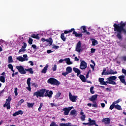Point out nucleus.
Here are the masks:
<instances>
[{
	"mask_svg": "<svg viewBox=\"0 0 126 126\" xmlns=\"http://www.w3.org/2000/svg\"><path fill=\"white\" fill-rule=\"evenodd\" d=\"M69 100L71 101V102H76V100L77 99V96L72 95V94H71V93L69 92Z\"/></svg>",
	"mask_w": 126,
	"mask_h": 126,
	"instance_id": "9b49d317",
	"label": "nucleus"
},
{
	"mask_svg": "<svg viewBox=\"0 0 126 126\" xmlns=\"http://www.w3.org/2000/svg\"><path fill=\"white\" fill-rule=\"evenodd\" d=\"M68 33H69V31H67V30H65L64 31V33H63V34H68Z\"/></svg>",
	"mask_w": 126,
	"mask_h": 126,
	"instance_id": "338daca9",
	"label": "nucleus"
},
{
	"mask_svg": "<svg viewBox=\"0 0 126 126\" xmlns=\"http://www.w3.org/2000/svg\"><path fill=\"white\" fill-rule=\"evenodd\" d=\"M92 40L93 46H96V45L98 44V41H97L96 39L93 38Z\"/></svg>",
	"mask_w": 126,
	"mask_h": 126,
	"instance_id": "c756f323",
	"label": "nucleus"
},
{
	"mask_svg": "<svg viewBox=\"0 0 126 126\" xmlns=\"http://www.w3.org/2000/svg\"><path fill=\"white\" fill-rule=\"evenodd\" d=\"M73 70L76 73H77V72H79L80 71V70H79V69H78L77 68H76V67H73Z\"/></svg>",
	"mask_w": 126,
	"mask_h": 126,
	"instance_id": "58836bf2",
	"label": "nucleus"
},
{
	"mask_svg": "<svg viewBox=\"0 0 126 126\" xmlns=\"http://www.w3.org/2000/svg\"><path fill=\"white\" fill-rule=\"evenodd\" d=\"M74 61H76V62H78V61H79V59H78L77 58V57H75L74 58Z\"/></svg>",
	"mask_w": 126,
	"mask_h": 126,
	"instance_id": "69168bd1",
	"label": "nucleus"
},
{
	"mask_svg": "<svg viewBox=\"0 0 126 126\" xmlns=\"http://www.w3.org/2000/svg\"><path fill=\"white\" fill-rule=\"evenodd\" d=\"M80 115H81V120L82 122H84L85 121V118H86V115H84V112H83V110L81 109L80 113Z\"/></svg>",
	"mask_w": 126,
	"mask_h": 126,
	"instance_id": "4468645a",
	"label": "nucleus"
},
{
	"mask_svg": "<svg viewBox=\"0 0 126 126\" xmlns=\"http://www.w3.org/2000/svg\"><path fill=\"white\" fill-rule=\"evenodd\" d=\"M60 48V46H57L55 44L52 45V49H54V50H58Z\"/></svg>",
	"mask_w": 126,
	"mask_h": 126,
	"instance_id": "a19ab883",
	"label": "nucleus"
},
{
	"mask_svg": "<svg viewBox=\"0 0 126 126\" xmlns=\"http://www.w3.org/2000/svg\"><path fill=\"white\" fill-rule=\"evenodd\" d=\"M79 78L82 81V82H86V78L83 75H80Z\"/></svg>",
	"mask_w": 126,
	"mask_h": 126,
	"instance_id": "b1692460",
	"label": "nucleus"
},
{
	"mask_svg": "<svg viewBox=\"0 0 126 126\" xmlns=\"http://www.w3.org/2000/svg\"><path fill=\"white\" fill-rule=\"evenodd\" d=\"M83 126H87V125H88L89 126H90V124L89 122L87 123H83Z\"/></svg>",
	"mask_w": 126,
	"mask_h": 126,
	"instance_id": "680f3d73",
	"label": "nucleus"
},
{
	"mask_svg": "<svg viewBox=\"0 0 126 126\" xmlns=\"http://www.w3.org/2000/svg\"><path fill=\"white\" fill-rule=\"evenodd\" d=\"M122 73H124V74H125V75L126 76V69L123 68L122 69Z\"/></svg>",
	"mask_w": 126,
	"mask_h": 126,
	"instance_id": "5fc2aeb1",
	"label": "nucleus"
},
{
	"mask_svg": "<svg viewBox=\"0 0 126 126\" xmlns=\"http://www.w3.org/2000/svg\"><path fill=\"white\" fill-rule=\"evenodd\" d=\"M31 37H32V38H33L34 39H37V40L40 39V37H39V34H36L35 33H33L31 35Z\"/></svg>",
	"mask_w": 126,
	"mask_h": 126,
	"instance_id": "412c9836",
	"label": "nucleus"
},
{
	"mask_svg": "<svg viewBox=\"0 0 126 126\" xmlns=\"http://www.w3.org/2000/svg\"><path fill=\"white\" fill-rule=\"evenodd\" d=\"M16 68L18 69L19 72L21 73V74H26V71H29L31 74H33V73H34V71H33V69L32 68L24 69V67L22 65H20L16 66Z\"/></svg>",
	"mask_w": 126,
	"mask_h": 126,
	"instance_id": "f03ea898",
	"label": "nucleus"
},
{
	"mask_svg": "<svg viewBox=\"0 0 126 126\" xmlns=\"http://www.w3.org/2000/svg\"><path fill=\"white\" fill-rule=\"evenodd\" d=\"M73 108V107H65L63 108V111H64V115L65 116H68L69 111Z\"/></svg>",
	"mask_w": 126,
	"mask_h": 126,
	"instance_id": "9d476101",
	"label": "nucleus"
},
{
	"mask_svg": "<svg viewBox=\"0 0 126 126\" xmlns=\"http://www.w3.org/2000/svg\"><path fill=\"white\" fill-rule=\"evenodd\" d=\"M118 78L120 79L121 82L125 84L126 83V79L125 75H121L118 77Z\"/></svg>",
	"mask_w": 126,
	"mask_h": 126,
	"instance_id": "f3484780",
	"label": "nucleus"
},
{
	"mask_svg": "<svg viewBox=\"0 0 126 126\" xmlns=\"http://www.w3.org/2000/svg\"><path fill=\"white\" fill-rule=\"evenodd\" d=\"M53 94H54L53 91H49L46 89H41L34 92L33 96H36V98H39V97H49V98H52Z\"/></svg>",
	"mask_w": 126,
	"mask_h": 126,
	"instance_id": "f257e3e1",
	"label": "nucleus"
},
{
	"mask_svg": "<svg viewBox=\"0 0 126 126\" xmlns=\"http://www.w3.org/2000/svg\"><path fill=\"white\" fill-rule=\"evenodd\" d=\"M95 51H96L95 49H94V48L91 49V53H92V54L95 53Z\"/></svg>",
	"mask_w": 126,
	"mask_h": 126,
	"instance_id": "603ef678",
	"label": "nucleus"
},
{
	"mask_svg": "<svg viewBox=\"0 0 126 126\" xmlns=\"http://www.w3.org/2000/svg\"><path fill=\"white\" fill-rule=\"evenodd\" d=\"M8 68H9V69H11V71H12L13 72H15V71L13 69V65H12V64H8Z\"/></svg>",
	"mask_w": 126,
	"mask_h": 126,
	"instance_id": "473e14b6",
	"label": "nucleus"
},
{
	"mask_svg": "<svg viewBox=\"0 0 126 126\" xmlns=\"http://www.w3.org/2000/svg\"><path fill=\"white\" fill-rule=\"evenodd\" d=\"M32 86H34V87H37V84L35 83H32Z\"/></svg>",
	"mask_w": 126,
	"mask_h": 126,
	"instance_id": "052dcab7",
	"label": "nucleus"
},
{
	"mask_svg": "<svg viewBox=\"0 0 126 126\" xmlns=\"http://www.w3.org/2000/svg\"><path fill=\"white\" fill-rule=\"evenodd\" d=\"M75 51L78 53H80L81 52H82V49H81V41H79L77 43Z\"/></svg>",
	"mask_w": 126,
	"mask_h": 126,
	"instance_id": "1a4fd4ad",
	"label": "nucleus"
},
{
	"mask_svg": "<svg viewBox=\"0 0 126 126\" xmlns=\"http://www.w3.org/2000/svg\"><path fill=\"white\" fill-rule=\"evenodd\" d=\"M34 105H35V103H29L27 102V106L28 108H33L34 107Z\"/></svg>",
	"mask_w": 126,
	"mask_h": 126,
	"instance_id": "c85d7f7f",
	"label": "nucleus"
},
{
	"mask_svg": "<svg viewBox=\"0 0 126 126\" xmlns=\"http://www.w3.org/2000/svg\"><path fill=\"white\" fill-rule=\"evenodd\" d=\"M101 122L104 125H110V124L111 123V119H110V118H103L101 120Z\"/></svg>",
	"mask_w": 126,
	"mask_h": 126,
	"instance_id": "ddd939ff",
	"label": "nucleus"
},
{
	"mask_svg": "<svg viewBox=\"0 0 126 126\" xmlns=\"http://www.w3.org/2000/svg\"><path fill=\"white\" fill-rule=\"evenodd\" d=\"M115 104H114V103L113 102V103L112 104V105H110L109 109L110 110H113V109H114L115 108Z\"/></svg>",
	"mask_w": 126,
	"mask_h": 126,
	"instance_id": "a18cd8bd",
	"label": "nucleus"
},
{
	"mask_svg": "<svg viewBox=\"0 0 126 126\" xmlns=\"http://www.w3.org/2000/svg\"><path fill=\"white\" fill-rule=\"evenodd\" d=\"M16 60L19 61V62H25V61H28V59H25L22 57V56H19L16 58Z\"/></svg>",
	"mask_w": 126,
	"mask_h": 126,
	"instance_id": "a211bd4d",
	"label": "nucleus"
},
{
	"mask_svg": "<svg viewBox=\"0 0 126 126\" xmlns=\"http://www.w3.org/2000/svg\"><path fill=\"white\" fill-rule=\"evenodd\" d=\"M120 102H121V99H119L118 100L113 102V104L116 105V104H119Z\"/></svg>",
	"mask_w": 126,
	"mask_h": 126,
	"instance_id": "09e8293b",
	"label": "nucleus"
},
{
	"mask_svg": "<svg viewBox=\"0 0 126 126\" xmlns=\"http://www.w3.org/2000/svg\"><path fill=\"white\" fill-rule=\"evenodd\" d=\"M117 73H118V72L117 71H115L114 72V70H113V69H110V71H107L106 72V74L109 75L110 74H117Z\"/></svg>",
	"mask_w": 126,
	"mask_h": 126,
	"instance_id": "aec40b11",
	"label": "nucleus"
},
{
	"mask_svg": "<svg viewBox=\"0 0 126 126\" xmlns=\"http://www.w3.org/2000/svg\"><path fill=\"white\" fill-rule=\"evenodd\" d=\"M117 32H118V33L116 36L119 40H121V39H122V32H123V33H124V34H126V30L125 29H123L122 30L118 31Z\"/></svg>",
	"mask_w": 126,
	"mask_h": 126,
	"instance_id": "0eeeda50",
	"label": "nucleus"
},
{
	"mask_svg": "<svg viewBox=\"0 0 126 126\" xmlns=\"http://www.w3.org/2000/svg\"><path fill=\"white\" fill-rule=\"evenodd\" d=\"M18 103H19L20 105H21V104H22V103H24V99H21Z\"/></svg>",
	"mask_w": 126,
	"mask_h": 126,
	"instance_id": "4d7b16f0",
	"label": "nucleus"
},
{
	"mask_svg": "<svg viewBox=\"0 0 126 126\" xmlns=\"http://www.w3.org/2000/svg\"><path fill=\"white\" fill-rule=\"evenodd\" d=\"M94 89V87H91L90 88V92L91 94H94V93H95V91H93Z\"/></svg>",
	"mask_w": 126,
	"mask_h": 126,
	"instance_id": "79ce46f5",
	"label": "nucleus"
},
{
	"mask_svg": "<svg viewBox=\"0 0 126 126\" xmlns=\"http://www.w3.org/2000/svg\"><path fill=\"white\" fill-rule=\"evenodd\" d=\"M18 115H23V112L22 110H19L13 114V117H16Z\"/></svg>",
	"mask_w": 126,
	"mask_h": 126,
	"instance_id": "6ab92c4d",
	"label": "nucleus"
},
{
	"mask_svg": "<svg viewBox=\"0 0 126 126\" xmlns=\"http://www.w3.org/2000/svg\"><path fill=\"white\" fill-rule=\"evenodd\" d=\"M88 122H89L90 126L94 125L96 126V125H97V124L96 123V121L92 120L90 118L88 119Z\"/></svg>",
	"mask_w": 126,
	"mask_h": 126,
	"instance_id": "2eb2a0df",
	"label": "nucleus"
},
{
	"mask_svg": "<svg viewBox=\"0 0 126 126\" xmlns=\"http://www.w3.org/2000/svg\"><path fill=\"white\" fill-rule=\"evenodd\" d=\"M67 74H68V73L66 71V72H63L62 73V75H63V76H66V75H67Z\"/></svg>",
	"mask_w": 126,
	"mask_h": 126,
	"instance_id": "864d4df0",
	"label": "nucleus"
},
{
	"mask_svg": "<svg viewBox=\"0 0 126 126\" xmlns=\"http://www.w3.org/2000/svg\"><path fill=\"white\" fill-rule=\"evenodd\" d=\"M47 54H51V53H53V51L51 50H48L47 51Z\"/></svg>",
	"mask_w": 126,
	"mask_h": 126,
	"instance_id": "e2e57ef3",
	"label": "nucleus"
},
{
	"mask_svg": "<svg viewBox=\"0 0 126 126\" xmlns=\"http://www.w3.org/2000/svg\"><path fill=\"white\" fill-rule=\"evenodd\" d=\"M126 25V22L123 23V21L120 23V24H114L113 27H114V30L115 32L124 29Z\"/></svg>",
	"mask_w": 126,
	"mask_h": 126,
	"instance_id": "7ed1b4c3",
	"label": "nucleus"
},
{
	"mask_svg": "<svg viewBox=\"0 0 126 126\" xmlns=\"http://www.w3.org/2000/svg\"><path fill=\"white\" fill-rule=\"evenodd\" d=\"M98 97V94H94L91 96V98H89V101H92L94 104H92V107H94V108H97V102L95 101L97 100V97Z\"/></svg>",
	"mask_w": 126,
	"mask_h": 126,
	"instance_id": "423d86ee",
	"label": "nucleus"
},
{
	"mask_svg": "<svg viewBox=\"0 0 126 126\" xmlns=\"http://www.w3.org/2000/svg\"><path fill=\"white\" fill-rule=\"evenodd\" d=\"M28 43L30 45L33 44V39L31 37H29Z\"/></svg>",
	"mask_w": 126,
	"mask_h": 126,
	"instance_id": "ea45409f",
	"label": "nucleus"
},
{
	"mask_svg": "<svg viewBox=\"0 0 126 126\" xmlns=\"http://www.w3.org/2000/svg\"><path fill=\"white\" fill-rule=\"evenodd\" d=\"M32 48H33V49H34V50H37V46H36V45L35 44H32Z\"/></svg>",
	"mask_w": 126,
	"mask_h": 126,
	"instance_id": "6e6d98bb",
	"label": "nucleus"
},
{
	"mask_svg": "<svg viewBox=\"0 0 126 126\" xmlns=\"http://www.w3.org/2000/svg\"><path fill=\"white\" fill-rule=\"evenodd\" d=\"M23 45L22 46V49H26V47H27V44L26 42L23 43Z\"/></svg>",
	"mask_w": 126,
	"mask_h": 126,
	"instance_id": "49530a36",
	"label": "nucleus"
},
{
	"mask_svg": "<svg viewBox=\"0 0 126 126\" xmlns=\"http://www.w3.org/2000/svg\"><path fill=\"white\" fill-rule=\"evenodd\" d=\"M61 95H62V93L59 92L56 94L55 97H56V98H60V97H61Z\"/></svg>",
	"mask_w": 126,
	"mask_h": 126,
	"instance_id": "c03bdc74",
	"label": "nucleus"
},
{
	"mask_svg": "<svg viewBox=\"0 0 126 126\" xmlns=\"http://www.w3.org/2000/svg\"><path fill=\"white\" fill-rule=\"evenodd\" d=\"M0 81L2 82V83L5 82V77H4V76H0Z\"/></svg>",
	"mask_w": 126,
	"mask_h": 126,
	"instance_id": "2f4dec72",
	"label": "nucleus"
},
{
	"mask_svg": "<svg viewBox=\"0 0 126 126\" xmlns=\"http://www.w3.org/2000/svg\"><path fill=\"white\" fill-rule=\"evenodd\" d=\"M51 107H57V105L55 103H50Z\"/></svg>",
	"mask_w": 126,
	"mask_h": 126,
	"instance_id": "bf43d9fd",
	"label": "nucleus"
},
{
	"mask_svg": "<svg viewBox=\"0 0 126 126\" xmlns=\"http://www.w3.org/2000/svg\"><path fill=\"white\" fill-rule=\"evenodd\" d=\"M31 78H28L27 80V83L28 84V86H31Z\"/></svg>",
	"mask_w": 126,
	"mask_h": 126,
	"instance_id": "4c0bfd02",
	"label": "nucleus"
},
{
	"mask_svg": "<svg viewBox=\"0 0 126 126\" xmlns=\"http://www.w3.org/2000/svg\"><path fill=\"white\" fill-rule=\"evenodd\" d=\"M3 106L4 108H5V107H6L7 110H9V109H10V105L9 104H8L7 105V103L6 102H5L4 104H3Z\"/></svg>",
	"mask_w": 126,
	"mask_h": 126,
	"instance_id": "c9c22d12",
	"label": "nucleus"
},
{
	"mask_svg": "<svg viewBox=\"0 0 126 126\" xmlns=\"http://www.w3.org/2000/svg\"><path fill=\"white\" fill-rule=\"evenodd\" d=\"M47 83L51 84V85H56V86H59V85L61 84V82H60V81H58L57 79L53 77L50 78L47 80Z\"/></svg>",
	"mask_w": 126,
	"mask_h": 126,
	"instance_id": "39448f33",
	"label": "nucleus"
},
{
	"mask_svg": "<svg viewBox=\"0 0 126 126\" xmlns=\"http://www.w3.org/2000/svg\"><path fill=\"white\" fill-rule=\"evenodd\" d=\"M17 90H18L17 88H15L14 93H15V96H17V95H18V93H17Z\"/></svg>",
	"mask_w": 126,
	"mask_h": 126,
	"instance_id": "de8ad7c7",
	"label": "nucleus"
},
{
	"mask_svg": "<svg viewBox=\"0 0 126 126\" xmlns=\"http://www.w3.org/2000/svg\"><path fill=\"white\" fill-rule=\"evenodd\" d=\"M87 68V63L84 61V60H81V63L80 65V69H85Z\"/></svg>",
	"mask_w": 126,
	"mask_h": 126,
	"instance_id": "6e6552de",
	"label": "nucleus"
},
{
	"mask_svg": "<svg viewBox=\"0 0 126 126\" xmlns=\"http://www.w3.org/2000/svg\"><path fill=\"white\" fill-rule=\"evenodd\" d=\"M60 126H65V124L64 123H61L59 125Z\"/></svg>",
	"mask_w": 126,
	"mask_h": 126,
	"instance_id": "774afa93",
	"label": "nucleus"
},
{
	"mask_svg": "<svg viewBox=\"0 0 126 126\" xmlns=\"http://www.w3.org/2000/svg\"><path fill=\"white\" fill-rule=\"evenodd\" d=\"M42 42H47V43H49L50 46H52L53 45V39H52V37H49V39H45L44 37H42L41 38Z\"/></svg>",
	"mask_w": 126,
	"mask_h": 126,
	"instance_id": "f8f14e48",
	"label": "nucleus"
},
{
	"mask_svg": "<svg viewBox=\"0 0 126 126\" xmlns=\"http://www.w3.org/2000/svg\"><path fill=\"white\" fill-rule=\"evenodd\" d=\"M98 81L101 85H107V81H104V78H99L98 79Z\"/></svg>",
	"mask_w": 126,
	"mask_h": 126,
	"instance_id": "dca6fc26",
	"label": "nucleus"
},
{
	"mask_svg": "<svg viewBox=\"0 0 126 126\" xmlns=\"http://www.w3.org/2000/svg\"><path fill=\"white\" fill-rule=\"evenodd\" d=\"M115 108L117 110H118V111H121L123 110V109L122 108V106H121V105L119 104L115 105Z\"/></svg>",
	"mask_w": 126,
	"mask_h": 126,
	"instance_id": "7c9ffc66",
	"label": "nucleus"
},
{
	"mask_svg": "<svg viewBox=\"0 0 126 126\" xmlns=\"http://www.w3.org/2000/svg\"><path fill=\"white\" fill-rule=\"evenodd\" d=\"M66 71L68 73H70L72 72V68L70 66L67 67L66 68Z\"/></svg>",
	"mask_w": 126,
	"mask_h": 126,
	"instance_id": "bb28decb",
	"label": "nucleus"
},
{
	"mask_svg": "<svg viewBox=\"0 0 126 126\" xmlns=\"http://www.w3.org/2000/svg\"><path fill=\"white\" fill-rule=\"evenodd\" d=\"M13 62V60H12V56H9L8 58V63H10Z\"/></svg>",
	"mask_w": 126,
	"mask_h": 126,
	"instance_id": "e433bc0d",
	"label": "nucleus"
},
{
	"mask_svg": "<svg viewBox=\"0 0 126 126\" xmlns=\"http://www.w3.org/2000/svg\"><path fill=\"white\" fill-rule=\"evenodd\" d=\"M64 61L66 62L67 64H72V62H70V59L69 58H65Z\"/></svg>",
	"mask_w": 126,
	"mask_h": 126,
	"instance_id": "a878e982",
	"label": "nucleus"
},
{
	"mask_svg": "<svg viewBox=\"0 0 126 126\" xmlns=\"http://www.w3.org/2000/svg\"><path fill=\"white\" fill-rule=\"evenodd\" d=\"M106 84H112V85H117V82L116 80H117V76H112L106 79Z\"/></svg>",
	"mask_w": 126,
	"mask_h": 126,
	"instance_id": "20e7f679",
	"label": "nucleus"
},
{
	"mask_svg": "<svg viewBox=\"0 0 126 126\" xmlns=\"http://www.w3.org/2000/svg\"><path fill=\"white\" fill-rule=\"evenodd\" d=\"M12 98L11 97H10V96H9L8 97V98L6 99V103H7V105H10V101H11Z\"/></svg>",
	"mask_w": 126,
	"mask_h": 126,
	"instance_id": "cd10ccee",
	"label": "nucleus"
},
{
	"mask_svg": "<svg viewBox=\"0 0 126 126\" xmlns=\"http://www.w3.org/2000/svg\"><path fill=\"white\" fill-rule=\"evenodd\" d=\"M73 35H75V37H80V38H82L83 34L82 33H77L76 32H74L72 33Z\"/></svg>",
	"mask_w": 126,
	"mask_h": 126,
	"instance_id": "4be33fe9",
	"label": "nucleus"
},
{
	"mask_svg": "<svg viewBox=\"0 0 126 126\" xmlns=\"http://www.w3.org/2000/svg\"><path fill=\"white\" fill-rule=\"evenodd\" d=\"M27 88L29 90V91H31V86H28Z\"/></svg>",
	"mask_w": 126,
	"mask_h": 126,
	"instance_id": "0e129e2a",
	"label": "nucleus"
},
{
	"mask_svg": "<svg viewBox=\"0 0 126 126\" xmlns=\"http://www.w3.org/2000/svg\"><path fill=\"white\" fill-rule=\"evenodd\" d=\"M26 49H25L24 48H21V49H20L19 50V54H20V53H22V52H23V53H24V52H26Z\"/></svg>",
	"mask_w": 126,
	"mask_h": 126,
	"instance_id": "37998d69",
	"label": "nucleus"
},
{
	"mask_svg": "<svg viewBox=\"0 0 126 126\" xmlns=\"http://www.w3.org/2000/svg\"><path fill=\"white\" fill-rule=\"evenodd\" d=\"M70 116H75L76 115V110L75 109L72 110L70 113Z\"/></svg>",
	"mask_w": 126,
	"mask_h": 126,
	"instance_id": "72a5a7b5",
	"label": "nucleus"
},
{
	"mask_svg": "<svg viewBox=\"0 0 126 126\" xmlns=\"http://www.w3.org/2000/svg\"><path fill=\"white\" fill-rule=\"evenodd\" d=\"M81 28L83 29L84 33H86L87 35H90V32L86 30V27L85 26H82Z\"/></svg>",
	"mask_w": 126,
	"mask_h": 126,
	"instance_id": "5701e85b",
	"label": "nucleus"
},
{
	"mask_svg": "<svg viewBox=\"0 0 126 126\" xmlns=\"http://www.w3.org/2000/svg\"><path fill=\"white\" fill-rule=\"evenodd\" d=\"M65 126H71V123H68L65 124Z\"/></svg>",
	"mask_w": 126,
	"mask_h": 126,
	"instance_id": "13d9d810",
	"label": "nucleus"
},
{
	"mask_svg": "<svg viewBox=\"0 0 126 126\" xmlns=\"http://www.w3.org/2000/svg\"><path fill=\"white\" fill-rule=\"evenodd\" d=\"M53 71H56L57 70V64H54L53 67H52Z\"/></svg>",
	"mask_w": 126,
	"mask_h": 126,
	"instance_id": "8fccbe9b",
	"label": "nucleus"
},
{
	"mask_svg": "<svg viewBox=\"0 0 126 126\" xmlns=\"http://www.w3.org/2000/svg\"><path fill=\"white\" fill-rule=\"evenodd\" d=\"M48 67H49V66L47 64L41 70V73H46L48 70Z\"/></svg>",
	"mask_w": 126,
	"mask_h": 126,
	"instance_id": "393cba45",
	"label": "nucleus"
},
{
	"mask_svg": "<svg viewBox=\"0 0 126 126\" xmlns=\"http://www.w3.org/2000/svg\"><path fill=\"white\" fill-rule=\"evenodd\" d=\"M61 38L63 42H65L66 38L64 37V33H62L61 35Z\"/></svg>",
	"mask_w": 126,
	"mask_h": 126,
	"instance_id": "f704fd0d",
	"label": "nucleus"
},
{
	"mask_svg": "<svg viewBox=\"0 0 126 126\" xmlns=\"http://www.w3.org/2000/svg\"><path fill=\"white\" fill-rule=\"evenodd\" d=\"M68 31H69V33H71L72 32H75V29H74V28H72Z\"/></svg>",
	"mask_w": 126,
	"mask_h": 126,
	"instance_id": "3c124183",
	"label": "nucleus"
}]
</instances>
